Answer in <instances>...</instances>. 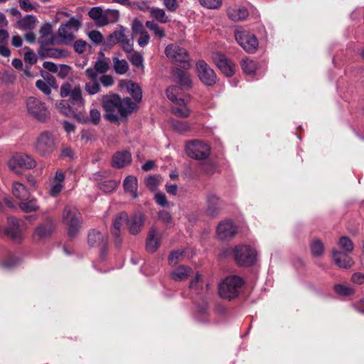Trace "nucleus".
<instances>
[{
  "instance_id": "f257e3e1",
  "label": "nucleus",
  "mask_w": 364,
  "mask_h": 364,
  "mask_svg": "<svg viewBox=\"0 0 364 364\" xmlns=\"http://www.w3.org/2000/svg\"><path fill=\"white\" fill-rule=\"evenodd\" d=\"M103 109L107 114L105 117L109 121H117L119 117H126L135 109V102L130 98L121 99L117 95H103L101 99Z\"/></svg>"
},
{
  "instance_id": "f03ea898",
  "label": "nucleus",
  "mask_w": 364,
  "mask_h": 364,
  "mask_svg": "<svg viewBox=\"0 0 364 364\" xmlns=\"http://www.w3.org/2000/svg\"><path fill=\"white\" fill-rule=\"evenodd\" d=\"M243 284L244 281L240 277H227L219 284V295L223 299H232L238 296Z\"/></svg>"
},
{
  "instance_id": "7ed1b4c3",
  "label": "nucleus",
  "mask_w": 364,
  "mask_h": 364,
  "mask_svg": "<svg viewBox=\"0 0 364 364\" xmlns=\"http://www.w3.org/2000/svg\"><path fill=\"white\" fill-rule=\"evenodd\" d=\"M63 222L68 226V235L74 237L78 232L82 218L81 215L77 208L73 205H67L63 210Z\"/></svg>"
},
{
  "instance_id": "20e7f679",
  "label": "nucleus",
  "mask_w": 364,
  "mask_h": 364,
  "mask_svg": "<svg viewBox=\"0 0 364 364\" xmlns=\"http://www.w3.org/2000/svg\"><path fill=\"white\" fill-rule=\"evenodd\" d=\"M81 26L80 21L75 18H70L67 22L60 24L58 30L60 43L70 45L75 38V33Z\"/></svg>"
},
{
  "instance_id": "39448f33",
  "label": "nucleus",
  "mask_w": 364,
  "mask_h": 364,
  "mask_svg": "<svg viewBox=\"0 0 364 364\" xmlns=\"http://www.w3.org/2000/svg\"><path fill=\"white\" fill-rule=\"evenodd\" d=\"M28 114L40 122H46L49 118V111L45 103L35 97H29L26 101Z\"/></svg>"
},
{
  "instance_id": "423d86ee",
  "label": "nucleus",
  "mask_w": 364,
  "mask_h": 364,
  "mask_svg": "<svg viewBox=\"0 0 364 364\" xmlns=\"http://www.w3.org/2000/svg\"><path fill=\"white\" fill-rule=\"evenodd\" d=\"M235 38L237 43L249 53H254L258 48L259 43L257 37L242 28L235 30Z\"/></svg>"
},
{
  "instance_id": "0eeeda50",
  "label": "nucleus",
  "mask_w": 364,
  "mask_h": 364,
  "mask_svg": "<svg viewBox=\"0 0 364 364\" xmlns=\"http://www.w3.org/2000/svg\"><path fill=\"white\" fill-rule=\"evenodd\" d=\"M9 169L16 174H21L20 169H32L36 166L35 159L24 153L14 155L8 161Z\"/></svg>"
},
{
  "instance_id": "6e6552de",
  "label": "nucleus",
  "mask_w": 364,
  "mask_h": 364,
  "mask_svg": "<svg viewBox=\"0 0 364 364\" xmlns=\"http://www.w3.org/2000/svg\"><path fill=\"white\" fill-rule=\"evenodd\" d=\"M60 94L62 97H70L73 105L84 108L85 100L82 97V88L79 85L73 86L69 82H65L60 86Z\"/></svg>"
},
{
  "instance_id": "1a4fd4ad",
  "label": "nucleus",
  "mask_w": 364,
  "mask_h": 364,
  "mask_svg": "<svg viewBox=\"0 0 364 364\" xmlns=\"http://www.w3.org/2000/svg\"><path fill=\"white\" fill-rule=\"evenodd\" d=\"M165 53L167 58L171 60L181 64L183 68L188 69L190 68V57L185 48L176 44H171L166 48Z\"/></svg>"
},
{
  "instance_id": "9d476101",
  "label": "nucleus",
  "mask_w": 364,
  "mask_h": 364,
  "mask_svg": "<svg viewBox=\"0 0 364 364\" xmlns=\"http://www.w3.org/2000/svg\"><path fill=\"white\" fill-rule=\"evenodd\" d=\"M235 259L240 266H251L256 261V251L248 245H240L234 251Z\"/></svg>"
},
{
  "instance_id": "9b49d317",
  "label": "nucleus",
  "mask_w": 364,
  "mask_h": 364,
  "mask_svg": "<svg viewBox=\"0 0 364 364\" xmlns=\"http://www.w3.org/2000/svg\"><path fill=\"white\" fill-rule=\"evenodd\" d=\"M196 72L204 85L212 86L216 83L217 75L215 71L204 60H199L196 63Z\"/></svg>"
},
{
  "instance_id": "f8f14e48",
  "label": "nucleus",
  "mask_w": 364,
  "mask_h": 364,
  "mask_svg": "<svg viewBox=\"0 0 364 364\" xmlns=\"http://www.w3.org/2000/svg\"><path fill=\"white\" fill-rule=\"evenodd\" d=\"M35 149L42 156L52 153L55 149V140L53 135L47 132L41 134L36 140Z\"/></svg>"
},
{
  "instance_id": "ddd939ff",
  "label": "nucleus",
  "mask_w": 364,
  "mask_h": 364,
  "mask_svg": "<svg viewBox=\"0 0 364 364\" xmlns=\"http://www.w3.org/2000/svg\"><path fill=\"white\" fill-rule=\"evenodd\" d=\"M186 151L190 157L200 160L208 156L210 147L202 141H193L186 145Z\"/></svg>"
},
{
  "instance_id": "4468645a",
  "label": "nucleus",
  "mask_w": 364,
  "mask_h": 364,
  "mask_svg": "<svg viewBox=\"0 0 364 364\" xmlns=\"http://www.w3.org/2000/svg\"><path fill=\"white\" fill-rule=\"evenodd\" d=\"M213 60L220 71L227 77H231L235 73V64L220 53H214Z\"/></svg>"
},
{
  "instance_id": "2eb2a0df",
  "label": "nucleus",
  "mask_w": 364,
  "mask_h": 364,
  "mask_svg": "<svg viewBox=\"0 0 364 364\" xmlns=\"http://www.w3.org/2000/svg\"><path fill=\"white\" fill-rule=\"evenodd\" d=\"M145 220V216L140 212H135L130 216L127 215L126 225L132 235H136L141 232Z\"/></svg>"
},
{
  "instance_id": "dca6fc26",
  "label": "nucleus",
  "mask_w": 364,
  "mask_h": 364,
  "mask_svg": "<svg viewBox=\"0 0 364 364\" xmlns=\"http://www.w3.org/2000/svg\"><path fill=\"white\" fill-rule=\"evenodd\" d=\"M22 222L15 218L10 217L8 218V225L6 228V235L12 240L19 242L23 238L21 223Z\"/></svg>"
},
{
  "instance_id": "f3484780",
  "label": "nucleus",
  "mask_w": 364,
  "mask_h": 364,
  "mask_svg": "<svg viewBox=\"0 0 364 364\" xmlns=\"http://www.w3.org/2000/svg\"><path fill=\"white\" fill-rule=\"evenodd\" d=\"M348 254V252H342L336 248L332 250L333 259L336 264L341 268L350 269L353 267L354 262Z\"/></svg>"
},
{
  "instance_id": "a211bd4d",
  "label": "nucleus",
  "mask_w": 364,
  "mask_h": 364,
  "mask_svg": "<svg viewBox=\"0 0 364 364\" xmlns=\"http://www.w3.org/2000/svg\"><path fill=\"white\" fill-rule=\"evenodd\" d=\"M237 232V228L232 221L225 220L221 222L217 228V235L221 240L230 238L235 235Z\"/></svg>"
},
{
  "instance_id": "6ab92c4d",
  "label": "nucleus",
  "mask_w": 364,
  "mask_h": 364,
  "mask_svg": "<svg viewBox=\"0 0 364 364\" xmlns=\"http://www.w3.org/2000/svg\"><path fill=\"white\" fill-rule=\"evenodd\" d=\"M119 86L122 89H125L127 92L132 96L135 102H138L141 100L142 92L138 84L129 80H120Z\"/></svg>"
},
{
  "instance_id": "aec40b11",
  "label": "nucleus",
  "mask_w": 364,
  "mask_h": 364,
  "mask_svg": "<svg viewBox=\"0 0 364 364\" xmlns=\"http://www.w3.org/2000/svg\"><path fill=\"white\" fill-rule=\"evenodd\" d=\"M85 74L90 79V81L87 82L85 85V91L91 95L99 93L101 91V86L97 82V75L94 74L91 70H86Z\"/></svg>"
},
{
  "instance_id": "412c9836",
  "label": "nucleus",
  "mask_w": 364,
  "mask_h": 364,
  "mask_svg": "<svg viewBox=\"0 0 364 364\" xmlns=\"http://www.w3.org/2000/svg\"><path fill=\"white\" fill-rule=\"evenodd\" d=\"M132 161V155L127 151H122L115 153L112 157V166L121 168L129 164Z\"/></svg>"
},
{
  "instance_id": "4be33fe9",
  "label": "nucleus",
  "mask_w": 364,
  "mask_h": 364,
  "mask_svg": "<svg viewBox=\"0 0 364 364\" xmlns=\"http://www.w3.org/2000/svg\"><path fill=\"white\" fill-rule=\"evenodd\" d=\"M53 231V223L51 220H47L45 223L38 225L33 233L36 240H41L49 237Z\"/></svg>"
},
{
  "instance_id": "5701e85b",
  "label": "nucleus",
  "mask_w": 364,
  "mask_h": 364,
  "mask_svg": "<svg viewBox=\"0 0 364 364\" xmlns=\"http://www.w3.org/2000/svg\"><path fill=\"white\" fill-rule=\"evenodd\" d=\"M127 220V213L125 212L119 213L113 220L112 234L117 239L120 236V230L122 226L126 223ZM120 240H116V243L119 245Z\"/></svg>"
},
{
  "instance_id": "b1692460",
  "label": "nucleus",
  "mask_w": 364,
  "mask_h": 364,
  "mask_svg": "<svg viewBox=\"0 0 364 364\" xmlns=\"http://www.w3.org/2000/svg\"><path fill=\"white\" fill-rule=\"evenodd\" d=\"M38 23L36 16L33 15H26L16 22V26L23 31H33Z\"/></svg>"
},
{
  "instance_id": "393cba45",
  "label": "nucleus",
  "mask_w": 364,
  "mask_h": 364,
  "mask_svg": "<svg viewBox=\"0 0 364 364\" xmlns=\"http://www.w3.org/2000/svg\"><path fill=\"white\" fill-rule=\"evenodd\" d=\"M160 245V237L156 236V230L154 228H151L149 232L146 248L149 252H154L159 248Z\"/></svg>"
},
{
  "instance_id": "a878e982",
  "label": "nucleus",
  "mask_w": 364,
  "mask_h": 364,
  "mask_svg": "<svg viewBox=\"0 0 364 364\" xmlns=\"http://www.w3.org/2000/svg\"><path fill=\"white\" fill-rule=\"evenodd\" d=\"M173 76L183 88L191 87L192 80L188 72L177 68L173 72Z\"/></svg>"
},
{
  "instance_id": "bb28decb",
  "label": "nucleus",
  "mask_w": 364,
  "mask_h": 364,
  "mask_svg": "<svg viewBox=\"0 0 364 364\" xmlns=\"http://www.w3.org/2000/svg\"><path fill=\"white\" fill-rule=\"evenodd\" d=\"M107 236L100 232L92 230L88 235V243L91 246L104 247L107 243Z\"/></svg>"
},
{
  "instance_id": "cd10ccee",
  "label": "nucleus",
  "mask_w": 364,
  "mask_h": 364,
  "mask_svg": "<svg viewBox=\"0 0 364 364\" xmlns=\"http://www.w3.org/2000/svg\"><path fill=\"white\" fill-rule=\"evenodd\" d=\"M123 186L125 192L129 193L133 198L138 197V181L134 176L131 175L127 176L124 181Z\"/></svg>"
},
{
  "instance_id": "c85d7f7f",
  "label": "nucleus",
  "mask_w": 364,
  "mask_h": 364,
  "mask_svg": "<svg viewBox=\"0 0 364 364\" xmlns=\"http://www.w3.org/2000/svg\"><path fill=\"white\" fill-rule=\"evenodd\" d=\"M147 10L149 12L150 16L161 23H166L171 21L163 9L153 6L148 7Z\"/></svg>"
},
{
  "instance_id": "c756f323",
  "label": "nucleus",
  "mask_w": 364,
  "mask_h": 364,
  "mask_svg": "<svg viewBox=\"0 0 364 364\" xmlns=\"http://www.w3.org/2000/svg\"><path fill=\"white\" fill-rule=\"evenodd\" d=\"M227 14L233 21H243L248 16V11L245 8H229Z\"/></svg>"
},
{
  "instance_id": "7c9ffc66",
  "label": "nucleus",
  "mask_w": 364,
  "mask_h": 364,
  "mask_svg": "<svg viewBox=\"0 0 364 364\" xmlns=\"http://www.w3.org/2000/svg\"><path fill=\"white\" fill-rule=\"evenodd\" d=\"M42 55L46 58L61 59L68 57L69 52L68 50L63 48H45Z\"/></svg>"
},
{
  "instance_id": "2f4dec72",
  "label": "nucleus",
  "mask_w": 364,
  "mask_h": 364,
  "mask_svg": "<svg viewBox=\"0 0 364 364\" xmlns=\"http://www.w3.org/2000/svg\"><path fill=\"white\" fill-rule=\"evenodd\" d=\"M12 193L14 197L21 201L27 199L29 196V192L26 187L19 182L13 183Z\"/></svg>"
},
{
  "instance_id": "473e14b6",
  "label": "nucleus",
  "mask_w": 364,
  "mask_h": 364,
  "mask_svg": "<svg viewBox=\"0 0 364 364\" xmlns=\"http://www.w3.org/2000/svg\"><path fill=\"white\" fill-rule=\"evenodd\" d=\"M181 88L178 86H170L166 89L167 97L173 104H180V102L183 105V100L185 99L181 97Z\"/></svg>"
},
{
  "instance_id": "72a5a7b5",
  "label": "nucleus",
  "mask_w": 364,
  "mask_h": 364,
  "mask_svg": "<svg viewBox=\"0 0 364 364\" xmlns=\"http://www.w3.org/2000/svg\"><path fill=\"white\" fill-rule=\"evenodd\" d=\"M20 209L24 213L34 212L38 210L39 205L36 198L25 199L19 203Z\"/></svg>"
},
{
  "instance_id": "f704fd0d",
  "label": "nucleus",
  "mask_w": 364,
  "mask_h": 364,
  "mask_svg": "<svg viewBox=\"0 0 364 364\" xmlns=\"http://www.w3.org/2000/svg\"><path fill=\"white\" fill-rule=\"evenodd\" d=\"M207 213L209 215L214 216L218 212V198L213 193H210L206 197Z\"/></svg>"
},
{
  "instance_id": "c9c22d12",
  "label": "nucleus",
  "mask_w": 364,
  "mask_h": 364,
  "mask_svg": "<svg viewBox=\"0 0 364 364\" xmlns=\"http://www.w3.org/2000/svg\"><path fill=\"white\" fill-rule=\"evenodd\" d=\"M191 272V268L185 266H180L171 272V277L174 281L179 282L187 279Z\"/></svg>"
},
{
  "instance_id": "e433bc0d",
  "label": "nucleus",
  "mask_w": 364,
  "mask_h": 364,
  "mask_svg": "<svg viewBox=\"0 0 364 364\" xmlns=\"http://www.w3.org/2000/svg\"><path fill=\"white\" fill-rule=\"evenodd\" d=\"M127 38V36L126 35V28L123 26H120L118 30L110 34L108 39V43L109 45H114L118 43H121Z\"/></svg>"
},
{
  "instance_id": "4c0bfd02",
  "label": "nucleus",
  "mask_w": 364,
  "mask_h": 364,
  "mask_svg": "<svg viewBox=\"0 0 364 364\" xmlns=\"http://www.w3.org/2000/svg\"><path fill=\"white\" fill-rule=\"evenodd\" d=\"M185 100H183V105L180 102V104H174L171 108L172 113L178 117L186 118L190 115L191 110L186 106Z\"/></svg>"
},
{
  "instance_id": "58836bf2",
  "label": "nucleus",
  "mask_w": 364,
  "mask_h": 364,
  "mask_svg": "<svg viewBox=\"0 0 364 364\" xmlns=\"http://www.w3.org/2000/svg\"><path fill=\"white\" fill-rule=\"evenodd\" d=\"M338 245L341 249V251L350 253L354 250L353 241L347 236H342L338 240Z\"/></svg>"
},
{
  "instance_id": "ea45409f",
  "label": "nucleus",
  "mask_w": 364,
  "mask_h": 364,
  "mask_svg": "<svg viewBox=\"0 0 364 364\" xmlns=\"http://www.w3.org/2000/svg\"><path fill=\"white\" fill-rule=\"evenodd\" d=\"M109 65L107 61L98 59L94 65L93 68H89L87 70H91L93 71L94 74L97 75L99 74H105L109 70Z\"/></svg>"
},
{
  "instance_id": "a19ab883",
  "label": "nucleus",
  "mask_w": 364,
  "mask_h": 364,
  "mask_svg": "<svg viewBox=\"0 0 364 364\" xmlns=\"http://www.w3.org/2000/svg\"><path fill=\"white\" fill-rule=\"evenodd\" d=\"M241 67L242 70L247 75H252L257 68L256 62L248 58L242 59L241 61Z\"/></svg>"
},
{
  "instance_id": "79ce46f5",
  "label": "nucleus",
  "mask_w": 364,
  "mask_h": 364,
  "mask_svg": "<svg viewBox=\"0 0 364 364\" xmlns=\"http://www.w3.org/2000/svg\"><path fill=\"white\" fill-rule=\"evenodd\" d=\"M113 67L117 74H125L129 70L128 63L125 60H119L117 58H113Z\"/></svg>"
},
{
  "instance_id": "37998d69",
  "label": "nucleus",
  "mask_w": 364,
  "mask_h": 364,
  "mask_svg": "<svg viewBox=\"0 0 364 364\" xmlns=\"http://www.w3.org/2000/svg\"><path fill=\"white\" fill-rule=\"evenodd\" d=\"M57 108L59 111L65 116H73L75 115V112L73 108L70 107L68 101L62 100L56 102L55 104Z\"/></svg>"
},
{
  "instance_id": "c03bdc74",
  "label": "nucleus",
  "mask_w": 364,
  "mask_h": 364,
  "mask_svg": "<svg viewBox=\"0 0 364 364\" xmlns=\"http://www.w3.org/2000/svg\"><path fill=\"white\" fill-rule=\"evenodd\" d=\"M311 252L315 257L321 256L324 252L323 242L318 239L314 240L311 244Z\"/></svg>"
},
{
  "instance_id": "a18cd8bd",
  "label": "nucleus",
  "mask_w": 364,
  "mask_h": 364,
  "mask_svg": "<svg viewBox=\"0 0 364 364\" xmlns=\"http://www.w3.org/2000/svg\"><path fill=\"white\" fill-rule=\"evenodd\" d=\"M16 79V73L12 70H4L0 73V80L6 84H13Z\"/></svg>"
},
{
  "instance_id": "49530a36",
  "label": "nucleus",
  "mask_w": 364,
  "mask_h": 364,
  "mask_svg": "<svg viewBox=\"0 0 364 364\" xmlns=\"http://www.w3.org/2000/svg\"><path fill=\"white\" fill-rule=\"evenodd\" d=\"M146 26L152 31L154 35L160 38L165 36V32L162 28H161L157 23L154 21H147L145 23Z\"/></svg>"
},
{
  "instance_id": "de8ad7c7",
  "label": "nucleus",
  "mask_w": 364,
  "mask_h": 364,
  "mask_svg": "<svg viewBox=\"0 0 364 364\" xmlns=\"http://www.w3.org/2000/svg\"><path fill=\"white\" fill-rule=\"evenodd\" d=\"M19 7L26 12L37 11L39 5L36 2H31L30 0H18Z\"/></svg>"
},
{
  "instance_id": "09e8293b",
  "label": "nucleus",
  "mask_w": 364,
  "mask_h": 364,
  "mask_svg": "<svg viewBox=\"0 0 364 364\" xmlns=\"http://www.w3.org/2000/svg\"><path fill=\"white\" fill-rule=\"evenodd\" d=\"M170 123L172 128L178 132H187L190 129V125L187 122L171 119Z\"/></svg>"
},
{
  "instance_id": "8fccbe9b",
  "label": "nucleus",
  "mask_w": 364,
  "mask_h": 364,
  "mask_svg": "<svg viewBox=\"0 0 364 364\" xmlns=\"http://www.w3.org/2000/svg\"><path fill=\"white\" fill-rule=\"evenodd\" d=\"M107 24L116 23L119 17V12L116 9H107L105 11Z\"/></svg>"
},
{
  "instance_id": "3c124183",
  "label": "nucleus",
  "mask_w": 364,
  "mask_h": 364,
  "mask_svg": "<svg viewBox=\"0 0 364 364\" xmlns=\"http://www.w3.org/2000/svg\"><path fill=\"white\" fill-rule=\"evenodd\" d=\"M200 4L208 9H217L222 5L223 0H198Z\"/></svg>"
},
{
  "instance_id": "603ef678",
  "label": "nucleus",
  "mask_w": 364,
  "mask_h": 364,
  "mask_svg": "<svg viewBox=\"0 0 364 364\" xmlns=\"http://www.w3.org/2000/svg\"><path fill=\"white\" fill-rule=\"evenodd\" d=\"M132 64L137 68H143V57L137 52H132L128 57Z\"/></svg>"
},
{
  "instance_id": "864d4df0",
  "label": "nucleus",
  "mask_w": 364,
  "mask_h": 364,
  "mask_svg": "<svg viewBox=\"0 0 364 364\" xmlns=\"http://www.w3.org/2000/svg\"><path fill=\"white\" fill-rule=\"evenodd\" d=\"M117 182L114 180L105 181L100 183V189L105 193H110L117 187Z\"/></svg>"
},
{
  "instance_id": "5fc2aeb1",
  "label": "nucleus",
  "mask_w": 364,
  "mask_h": 364,
  "mask_svg": "<svg viewBox=\"0 0 364 364\" xmlns=\"http://www.w3.org/2000/svg\"><path fill=\"white\" fill-rule=\"evenodd\" d=\"M184 257L183 251L182 250H176L173 251L169 257L168 261L170 264L176 265L179 261L182 260Z\"/></svg>"
},
{
  "instance_id": "6e6d98bb",
  "label": "nucleus",
  "mask_w": 364,
  "mask_h": 364,
  "mask_svg": "<svg viewBox=\"0 0 364 364\" xmlns=\"http://www.w3.org/2000/svg\"><path fill=\"white\" fill-rule=\"evenodd\" d=\"M334 289L337 294L342 296H349L354 293L352 287L342 284L336 285Z\"/></svg>"
},
{
  "instance_id": "4d7b16f0",
  "label": "nucleus",
  "mask_w": 364,
  "mask_h": 364,
  "mask_svg": "<svg viewBox=\"0 0 364 364\" xmlns=\"http://www.w3.org/2000/svg\"><path fill=\"white\" fill-rule=\"evenodd\" d=\"M38 42L41 44V46L43 49V51L44 50L45 48H47L48 46H53L55 45L56 43L55 42L54 38L53 35L50 36H41L39 37Z\"/></svg>"
},
{
  "instance_id": "13d9d810",
  "label": "nucleus",
  "mask_w": 364,
  "mask_h": 364,
  "mask_svg": "<svg viewBox=\"0 0 364 364\" xmlns=\"http://www.w3.org/2000/svg\"><path fill=\"white\" fill-rule=\"evenodd\" d=\"M163 5L169 12L174 13L179 8V4L177 0H164Z\"/></svg>"
},
{
  "instance_id": "bf43d9fd",
  "label": "nucleus",
  "mask_w": 364,
  "mask_h": 364,
  "mask_svg": "<svg viewBox=\"0 0 364 364\" xmlns=\"http://www.w3.org/2000/svg\"><path fill=\"white\" fill-rule=\"evenodd\" d=\"M132 31H133V38L136 36H139L146 31L142 25V23L138 20L134 19L132 22Z\"/></svg>"
},
{
  "instance_id": "052dcab7",
  "label": "nucleus",
  "mask_w": 364,
  "mask_h": 364,
  "mask_svg": "<svg viewBox=\"0 0 364 364\" xmlns=\"http://www.w3.org/2000/svg\"><path fill=\"white\" fill-rule=\"evenodd\" d=\"M36 85L45 95H48L51 92L49 84L45 80H38L36 82Z\"/></svg>"
},
{
  "instance_id": "680f3d73",
  "label": "nucleus",
  "mask_w": 364,
  "mask_h": 364,
  "mask_svg": "<svg viewBox=\"0 0 364 364\" xmlns=\"http://www.w3.org/2000/svg\"><path fill=\"white\" fill-rule=\"evenodd\" d=\"M145 183H146V186L149 189L154 191L158 186V184L159 183V178L157 176H151L146 178Z\"/></svg>"
},
{
  "instance_id": "e2e57ef3",
  "label": "nucleus",
  "mask_w": 364,
  "mask_h": 364,
  "mask_svg": "<svg viewBox=\"0 0 364 364\" xmlns=\"http://www.w3.org/2000/svg\"><path fill=\"white\" fill-rule=\"evenodd\" d=\"M90 39L95 44H100L103 40L102 34L96 30L91 31L88 33Z\"/></svg>"
},
{
  "instance_id": "0e129e2a",
  "label": "nucleus",
  "mask_w": 364,
  "mask_h": 364,
  "mask_svg": "<svg viewBox=\"0 0 364 364\" xmlns=\"http://www.w3.org/2000/svg\"><path fill=\"white\" fill-rule=\"evenodd\" d=\"M87 43L86 41L82 40H77L73 44L74 50L79 54L83 53L87 48Z\"/></svg>"
},
{
  "instance_id": "69168bd1",
  "label": "nucleus",
  "mask_w": 364,
  "mask_h": 364,
  "mask_svg": "<svg viewBox=\"0 0 364 364\" xmlns=\"http://www.w3.org/2000/svg\"><path fill=\"white\" fill-rule=\"evenodd\" d=\"M203 279L200 274H197L195 278L190 283V288L198 290L202 287Z\"/></svg>"
},
{
  "instance_id": "338daca9",
  "label": "nucleus",
  "mask_w": 364,
  "mask_h": 364,
  "mask_svg": "<svg viewBox=\"0 0 364 364\" xmlns=\"http://www.w3.org/2000/svg\"><path fill=\"white\" fill-rule=\"evenodd\" d=\"M90 117L91 122L94 124H97L100 122L101 114L98 109H92L90 112Z\"/></svg>"
},
{
  "instance_id": "774afa93",
  "label": "nucleus",
  "mask_w": 364,
  "mask_h": 364,
  "mask_svg": "<svg viewBox=\"0 0 364 364\" xmlns=\"http://www.w3.org/2000/svg\"><path fill=\"white\" fill-rule=\"evenodd\" d=\"M139 37L137 40V43H138L139 46L141 47L146 46L149 43V38H150L149 35L147 33V31H145L144 33L139 35Z\"/></svg>"
}]
</instances>
